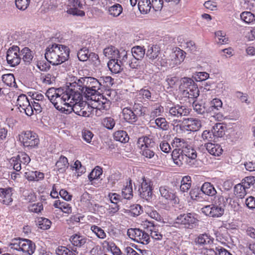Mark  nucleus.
Instances as JSON below:
<instances>
[{"label": "nucleus", "instance_id": "6", "mask_svg": "<svg viewBox=\"0 0 255 255\" xmlns=\"http://www.w3.org/2000/svg\"><path fill=\"white\" fill-rule=\"evenodd\" d=\"M149 233L140 230L139 229L130 228L128 230V236L138 243L147 245L149 243L150 237Z\"/></svg>", "mask_w": 255, "mask_h": 255}, {"label": "nucleus", "instance_id": "58", "mask_svg": "<svg viewBox=\"0 0 255 255\" xmlns=\"http://www.w3.org/2000/svg\"><path fill=\"white\" fill-rule=\"evenodd\" d=\"M21 239L15 238L12 240L11 242L9 244V247L11 249L16 251H20Z\"/></svg>", "mask_w": 255, "mask_h": 255}, {"label": "nucleus", "instance_id": "21", "mask_svg": "<svg viewBox=\"0 0 255 255\" xmlns=\"http://www.w3.org/2000/svg\"><path fill=\"white\" fill-rule=\"evenodd\" d=\"M20 57L25 65H29L33 58L32 52L28 47L23 48L20 52Z\"/></svg>", "mask_w": 255, "mask_h": 255}, {"label": "nucleus", "instance_id": "27", "mask_svg": "<svg viewBox=\"0 0 255 255\" xmlns=\"http://www.w3.org/2000/svg\"><path fill=\"white\" fill-rule=\"evenodd\" d=\"M124 118L129 123H133L137 121V117L130 108H125L123 110Z\"/></svg>", "mask_w": 255, "mask_h": 255}, {"label": "nucleus", "instance_id": "29", "mask_svg": "<svg viewBox=\"0 0 255 255\" xmlns=\"http://www.w3.org/2000/svg\"><path fill=\"white\" fill-rule=\"evenodd\" d=\"M138 7L141 13H147L152 7L150 0H139Z\"/></svg>", "mask_w": 255, "mask_h": 255}, {"label": "nucleus", "instance_id": "61", "mask_svg": "<svg viewBox=\"0 0 255 255\" xmlns=\"http://www.w3.org/2000/svg\"><path fill=\"white\" fill-rule=\"evenodd\" d=\"M10 163L13 165V168L17 171H19L21 169V163L18 160L16 157H12L9 161Z\"/></svg>", "mask_w": 255, "mask_h": 255}, {"label": "nucleus", "instance_id": "9", "mask_svg": "<svg viewBox=\"0 0 255 255\" xmlns=\"http://www.w3.org/2000/svg\"><path fill=\"white\" fill-rule=\"evenodd\" d=\"M6 61L11 67H15L20 63L21 57L19 48L18 46H13L8 49L6 53Z\"/></svg>", "mask_w": 255, "mask_h": 255}, {"label": "nucleus", "instance_id": "35", "mask_svg": "<svg viewBox=\"0 0 255 255\" xmlns=\"http://www.w3.org/2000/svg\"><path fill=\"white\" fill-rule=\"evenodd\" d=\"M131 52L133 58L142 59L145 55V49L140 46H136L132 48Z\"/></svg>", "mask_w": 255, "mask_h": 255}, {"label": "nucleus", "instance_id": "30", "mask_svg": "<svg viewBox=\"0 0 255 255\" xmlns=\"http://www.w3.org/2000/svg\"><path fill=\"white\" fill-rule=\"evenodd\" d=\"M68 162L67 158L65 156H61L59 160L56 163V167L60 173H63L65 171L66 168L68 167Z\"/></svg>", "mask_w": 255, "mask_h": 255}, {"label": "nucleus", "instance_id": "52", "mask_svg": "<svg viewBox=\"0 0 255 255\" xmlns=\"http://www.w3.org/2000/svg\"><path fill=\"white\" fill-rule=\"evenodd\" d=\"M140 149L142 155L146 158H151L153 157L155 155V153L154 152V149H155V148H140Z\"/></svg>", "mask_w": 255, "mask_h": 255}, {"label": "nucleus", "instance_id": "14", "mask_svg": "<svg viewBox=\"0 0 255 255\" xmlns=\"http://www.w3.org/2000/svg\"><path fill=\"white\" fill-rule=\"evenodd\" d=\"M82 99L79 100H72L69 102V108H67L66 114L70 113L73 111L75 114L78 115L80 111L85 105H87V102L82 101Z\"/></svg>", "mask_w": 255, "mask_h": 255}, {"label": "nucleus", "instance_id": "1", "mask_svg": "<svg viewBox=\"0 0 255 255\" xmlns=\"http://www.w3.org/2000/svg\"><path fill=\"white\" fill-rule=\"evenodd\" d=\"M45 95L57 110L65 113L71 100H79L81 97L79 93L74 91L71 84L65 91L61 88H49Z\"/></svg>", "mask_w": 255, "mask_h": 255}, {"label": "nucleus", "instance_id": "31", "mask_svg": "<svg viewBox=\"0 0 255 255\" xmlns=\"http://www.w3.org/2000/svg\"><path fill=\"white\" fill-rule=\"evenodd\" d=\"M201 190L203 193L208 196H213L217 193V191L214 186L209 182L204 183Z\"/></svg>", "mask_w": 255, "mask_h": 255}, {"label": "nucleus", "instance_id": "45", "mask_svg": "<svg viewBox=\"0 0 255 255\" xmlns=\"http://www.w3.org/2000/svg\"><path fill=\"white\" fill-rule=\"evenodd\" d=\"M103 172L102 169L100 166H96L89 174V179L92 181L94 179L100 178Z\"/></svg>", "mask_w": 255, "mask_h": 255}, {"label": "nucleus", "instance_id": "7", "mask_svg": "<svg viewBox=\"0 0 255 255\" xmlns=\"http://www.w3.org/2000/svg\"><path fill=\"white\" fill-rule=\"evenodd\" d=\"M20 141L25 147H34L39 143V139L37 135L31 131L22 132L20 135Z\"/></svg>", "mask_w": 255, "mask_h": 255}, {"label": "nucleus", "instance_id": "56", "mask_svg": "<svg viewBox=\"0 0 255 255\" xmlns=\"http://www.w3.org/2000/svg\"><path fill=\"white\" fill-rule=\"evenodd\" d=\"M43 204L41 202L30 205L28 207L29 210L30 212L36 213L40 212L43 210Z\"/></svg>", "mask_w": 255, "mask_h": 255}, {"label": "nucleus", "instance_id": "23", "mask_svg": "<svg viewBox=\"0 0 255 255\" xmlns=\"http://www.w3.org/2000/svg\"><path fill=\"white\" fill-rule=\"evenodd\" d=\"M170 57L173 64L178 65L184 60L185 58L184 52L182 50L178 48L171 54Z\"/></svg>", "mask_w": 255, "mask_h": 255}, {"label": "nucleus", "instance_id": "24", "mask_svg": "<svg viewBox=\"0 0 255 255\" xmlns=\"http://www.w3.org/2000/svg\"><path fill=\"white\" fill-rule=\"evenodd\" d=\"M205 146L208 152L214 156H219L223 152V149L219 144L209 142L205 144Z\"/></svg>", "mask_w": 255, "mask_h": 255}, {"label": "nucleus", "instance_id": "39", "mask_svg": "<svg viewBox=\"0 0 255 255\" xmlns=\"http://www.w3.org/2000/svg\"><path fill=\"white\" fill-rule=\"evenodd\" d=\"M187 142L184 139L178 137H175L171 142L172 146L176 149H183L185 146H187Z\"/></svg>", "mask_w": 255, "mask_h": 255}, {"label": "nucleus", "instance_id": "44", "mask_svg": "<svg viewBox=\"0 0 255 255\" xmlns=\"http://www.w3.org/2000/svg\"><path fill=\"white\" fill-rule=\"evenodd\" d=\"M224 213V209L222 206H218L212 204V214L211 217H219L222 216Z\"/></svg>", "mask_w": 255, "mask_h": 255}, {"label": "nucleus", "instance_id": "17", "mask_svg": "<svg viewBox=\"0 0 255 255\" xmlns=\"http://www.w3.org/2000/svg\"><path fill=\"white\" fill-rule=\"evenodd\" d=\"M159 53L160 48L159 46L153 45L149 47L146 55L148 58L150 62L155 63L156 60L159 59Z\"/></svg>", "mask_w": 255, "mask_h": 255}, {"label": "nucleus", "instance_id": "5", "mask_svg": "<svg viewBox=\"0 0 255 255\" xmlns=\"http://www.w3.org/2000/svg\"><path fill=\"white\" fill-rule=\"evenodd\" d=\"M190 113V110L186 106L177 104L169 109V116L173 119V124L177 126L181 122L178 119L187 116Z\"/></svg>", "mask_w": 255, "mask_h": 255}, {"label": "nucleus", "instance_id": "40", "mask_svg": "<svg viewBox=\"0 0 255 255\" xmlns=\"http://www.w3.org/2000/svg\"><path fill=\"white\" fill-rule=\"evenodd\" d=\"M29 103V101L26 95L21 94L18 97L17 106L19 110H22L26 106H28V104Z\"/></svg>", "mask_w": 255, "mask_h": 255}, {"label": "nucleus", "instance_id": "55", "mask_svg": "<svg viewBox=\"0 0 255 255\" xmlns=\"http://www.w3.org/2000/svg\"><path fill=\"white\" fill-rule=\"evenodd\" d=\"M148 190H152L150 182L143 178L142 182L141 183V187L139 189V193L141 191H146Z\"/></svg>", "mask_w": 255, "mask_h": 255}, {"label": "nucleus", "instance_id": "16", "mask_svg": "<svg viewBox=\"0 0 255 255\" xmlns=\"http://www.w3.org/2000/svg\"><path fill=\"white\" fill-rule=\"evenodd\" d=\"M171 155L174 163L178 166H181L187 161V157L182 153L181 149L175 148Z\"/></svg>", "mask_w": 255, "mask_h": 255}, {"label": "nucleus", "instance_id": "47", "mask_svg": "<svg viewBox=\"0 0 255 255\" xmlns=\"http://www.w3.org/2000/svg\"><path fill=\"white\" fill-rule=\"evenodd\" d=\"M120 56L118 57L119 62L123 65V66L128 65L129 61H130V54H128L127 51H124L119 53Z\"/></svg>", "mask_w": 255, "mask_h": 255}, {"label": "nucleus", "instance_id": "54", "mask_svg": "<svg viewBox=\"0 0 255 255\" xmlns=\"http://www.w3.org/2000/svg\"><path fill=\"white\" fill-rule=\"evenodd\" d=\"M103 124L107 128L112 129L115 125V122L113 118L108 117L103 120Z\"/></svg>", "mask_w": 255, "mask_h": 255}, {"label": "nucleus", "instance_id": "15", "mask_svg": "<svg viewBox=\"0 0 255 255\" xmlns=\"http://www.w3.org/2000/svg\"><path fill=\"white\" fill-rule=\"evenodd\" d=\"M182 123L186 127V129L189 131H197L201 127V121L197 119H184Z\"/></svg>", "mask_w": 255, "mask_h": 255}, {"label": "nucleus", "instance_id": "43", "mask_svg": "<svg viewBox=\"0 0 255 255\" xmlns=\"http://www.w3.org/2000/svg\"><path fill=\"white\" fill-rule=\"evenodd\" d=\"M240 17L242 20L246 23H250L255 20V16L252 12L249 11L243 12Z\"/></svg>", "mask_w": 255, "mask_h": 255}, {"label": "nucleus", "instance_id": "42", "mask_svg": "<svg viewBox=\"0 0 255 255\" xmlns=\"http://www.w3.org/2000/svg\"><path fill=\"white\" fill-rule=\"evenodd\" d=\"M246 189L247 188L245 187L244 184L243 185L238 184L234 188V193L238 197L242 198L246 194Z\"/></svg>", "mask_w": 255, "mask_h": 255}, {"label": "nucleus", "instance_id": "2", "mask_svg": "<svg viewBox=\"0 0 255 255\" xmlns=\"http://www.w3.org/2000/svg\"><path fill=\"white\" fill-rule=\"evenodd\" d=\"M71 87L74 91L79 93L81 95L80 100L83 98V96L87 100L96 101L95 96L100 93L99 90L102 86L101 80H98L92 77L80 78L77 82L71 83Z\"/></svg>", "mask_w": 255, "mask_h": 255}, {"label": "nucleus", "instance_id": "41", "mask_svg": "<svg viewBox=\"0 0 255 255\" xmlns=\"http://www.w3.org/2000/svg\"><path fill=\"white\" fill-rule=\"evenodd\" d=\"M122 195L125 199H129L132 197V188L131 185V181L130 180L129 183L122 190Z\"/></svg>", "mask_w": 255, "mask_h": 255}, {"label": "nucleus", "instance_id": "25", "mask_svg": "<svg viewBox=\"0 0 255 255\" xmlns=\"http://www.w3.org/2000/svg\"><path fill=\"white\" fill-rule=\"evenodd\" d=\"M227 129V127L224 123H217L212 129V133L214 136L217 137H222L225 133V130Z\"/></svg>", "mask_w": 255, "mask_h": 255}, {"label": "nucleus", "instance_id": "50", "mask_svg": "<svg viewBox=\"0 0 255 255\" xmlns=\"http://www.w3.org/2000/svg\"><path fill=\"white\" fill-rule=\"evenodd\" d=\"M30 3V0H15V4L16 7L21 10H25Z\"/></svg>", "mask_w": 255, "mask_h": 255}, {"label": "nucleus", "instance_id": "34", "mask_svg": "<svg viewBox=\"0 0 255 255\" xmlns=\"http://www.w3.org/2000/svg\"><path fill=\"white\" fill-rule=\"evenodd\" d=\"M133 111L137 117L144 116L147 112V108L143 107L141 104L134 102Z\"/></svg>", "mask_w": 255, "mask_h": 255}, {"label": "nucleus", "instance_id": "26", "mask_svg": "<svg viewBox=\"0 0 255 255\" xmlns=\"http://www.w3.org/2000/svg\"><path fill=\"white\" fill-rule=\"evenodd\" d=\"M138 144L140 148H155V142L153 140L147 136L139 138L138 140Z\"/></svg>", "mask_w": 255, "mask_h": 255}, {"label": "nucleus", "instance_id": "37", "mask_svg": "<svg viewBox=\"0 0 255 255\" xmlns=\"http://www.w3.org/2000/svg\"><path fill=\"white\" fill-rule=\"evenodd\" d=\"M3 82L7 86L13 87H16L14 75L12 74H4L2 76Z\"/></svg>", "mask_w": 255, "mask_h": 255}, {"label": "nucleus", "instance_id": "10", "mask_svg": "<svg viewBox=\"0 0 255 255\" xmlns=\"http://www.w3.org/2000/svg\"><path fill=\"white\" fill-rule=\"evenodd\" d=\"M69 6L67 13L73 16H84L85 12L82 10L83 5L80 0H69Z\"/></svg>", "mask_w": 255, "mask_h": 255}, {"label": "nucleus", "instance_id": "63", "mask_svg": "<svg viewBox=\"0 0 255 255\" xmlns=\"http://www.w3.org/2000/svg\"><path fill=\"white\" fill-rule=\"evenodd\" d=\"M152 7L155 10H160L163 5V0H152L151 1Z\"/></svg>", "mask_w": 255, "mask_h": 255}, {"label": "nucleus", "instance_id": "11", "mask_svg": "<svg viewBox=\"0 0 255 255\" xmlns=\"http://www.w3.org/2000/svg\"><path fill=\"white\" fill-rule=\"evenodd\" d=\"M159 192L161 196L165 199L172 201L174 204H179V198L168 187L161 186L159 188Z\"/></svg>", "mask_w": 255, "mask_h": 255}, {"label": "nucleus", "instance_id": "36", "mask_svg": "<svg viewBox=\"0 0 255 255\" xmlns=\"http://www.w3.org/2000/svg\"><path fill=\"white\" fill-rule=\"evenodd\" d=\"M114 139L121 142L126 143L129 140V137L126 132L124 130H118L115 132Z\"/></svg>", "mask_w": 255, "mask_h": 255}, {"label": "nucleus", "instance_id": "33", "mask_svg": "<svg viewBox=\"0 0 255 255\" xmlns=\"http://www.w3.org/2000/svg\"><path fill=\"white\" fill-rule=\"evenodd\" d=\"M123 10L122 5L116 3L109 7L108 13L113 17H118L122 13Z\"/></svg>", "mask_w": 255, "mask_h": 255}, {"label": "nucleus", "instance_id": "46", "mask_svg": "<svg viewBox=\"0 0 255 255\" xmlns=\"http://www.w3.org/2000/svg\"><path fill=\"white\" fill-rule=\"evenodd\" d=\"M155 123L158 128L163 130H167L169 128V125L165 118H157L155 121Z\"/></svg>", "mask_w": 255, "mask_h": 255}, {"label": "nucleus", "instance_id": "4", "mask_svg": "<svg viewBox=\"0 0 255 255\" xmlns=\"http://www.w3.org/2000/svg\"><path fill=\"white\" fill-rule=\"evenodd\" d=\"M180 88L183 89L182 95L193 101L199 95V90L195 85L194 81L190 78L184 77L181 79Z\"/></svg>", "mask_w": 255, "mask_h": 255}, {"label": "nucleus", "instance_id": "57", "mask_svg": "<svg viewBox=\"0 0 255 255\" xmlns=\"http://www.w3.org/2000/svg\"><path fill=\"white\" fill-rule=\"evenodd\" d=\"M58 251L60 252L62 255H76L77 253L76 249H72V251H71L69 249L63 246L60 247L58 249Z\"/></svg>", "mask_w": 255, "mask_h": 255}, {"label": "nucleus", "instance_id": "51", "mask_svg": "<svg viewBox=\"0 0 255 255\" xmlns=\"http://www.w3.org/2000/svg\"><path fill=\"white\" fill-rule=\"evenodd\" d=\"M243 183L245 184V187H247V189L251 187H253V188H255V177H246L244 179V182Z\"/></svg>", "mask_w": 255, "mask_h": 255}, {"label": "nucleus", "instance_id": "20", "mask_svg": "<svg viewBox=\"0 0 255 255\" xmlns=\"http://www.w3.org/2000/svg\"><path fill=\"white\" fill-rule=\"evenodd\" d=\"M11 188H0V197L2 198V202L5 205H9L12 201Z\"/></svg>", "mask_w": 255, "mask_h": 255}, {"label": "nucleus", "instance_id": "8", "mask_svg": "<svg viewBox=\"0 0 255 255\" xmlns=\"http://www.w3.org/2000/svg\"><path fill=\"white\" fill-rule=\"evenodd\" d=\"M196 216V214L191 213L181 214L177 217L176 223L184 225L188 228H192L198 222Z\"/></svg>", "mask_w": 255, "mask_h": 255}, {"label": "nucleus", "instance_id": "64", "mask_svg": "<svg viewBox=\"0 0 255 255\" xmlns=\"http://www.w3.org/2000/svg\"><path fill=\"white\" fill-rule=\"evenodd\" d=\"M82 137L86 142L90 143L93 137V134L89 130L84 129L82 131Z\"/></svg>", "mask_w": 255, "mask_h": 255}, {"label": "nucleus", "instance_id": "49", "mask_svg": "<svg viewBox=\"0 0 255 255\" xmlns=\"http://www.w3.org/2000/svg\"><path fill=\"white\" fill-rule=\"evenodd\" d=\"M39 228L43 230H47L50 227L51 222L48 219L40 218L38 221Z\"/></svg>", "mask_w": 255, "mask_h": 255}, {"label": "nucleus", "instance_id": "18", "mask_svg": "<svg viewBox=\"0 0 255 255\" xmlns=\"http://www.w3.org/2000/svg\"><path fill=\"white\" fill-rule=\"evenodd\" d=\"M20 251L32 255L35 251V246L34 243L28 239H21Z\"/></svg>", "mask_w": 255, "mask_h": 255}, {"label": "nucleus", "instance_id": "3", "mask_svg": "<svg viewBox=\"0 0 255 255\" xmlns=\"http://www.w3.org/2000/svg\"><path fill=\"white\" fill-rule=\"evenodd\" d=\"M69 52L68 46L54 43L46 49L45 57L52 65H59L68 60Z\"/></svg>", "mask_w": 255, "mask_h": 255}, {"label": "nucleus", "instance_id": "32", "mask_svg": "<svg viewBox=\"0 0 255 255\" xmlns=\"http://www.w3.org/2000/svg\"><path fill=\"white\" fill-rule=\"evenodd\" d=\"M181 150L187 158L195 159L197 157L196 151L192 146L188 144H187V146H185L183 149H181Z\"/></svg>", "mask_w": 255, "mask_h": 255}, {"label": "nucleus", "instance_id": "60", "mask_svg": "<svg viewBox=\"0 0 255 255\" xmlns=\"http://www.w3.org/2000/svg\"><path fill=\"white\" fill-rule=\"evenodd\" d=\"M163 108L158 105H156L151 111L150 116L151 118H154L160 115L163 111Z\"/></svg>", "mask_w": 255, "mask_h": 255}, {"label": "nucleus", "instance_id": "59", "mask_svg": "<svg viewBox=\"0 0 255 255\" xmlns=\"http://www.w3.org/2000/svg\"><path fill=\"white\" fill-rule=\"evenodd\" d=\"M215 36L218 39V43L220 44H224L227 43L228 41V38L225 37V33L222 31H218L215 32Z\"/></svg>", "mask_w": 255, "mask_h": 255}, {"label": "nucleus", "instance_id": "22", "mask_svg": "<svg viewBox=\"0 0 255 255\" xmlns=\"http://www.w3.org/2000/svg\"><path fill=\"white\" fill-rule=\"evenodd\" d=\"M108 66L110 71L115 74L121 72L124 67L118 58L110 59L108 63Z\"/></svg>", "mask_w": 255, "mask_h": 255}, {"label": "nucleus", "instance_id": "19", "mask_svg": "<svg viewBox=\"0 0 255 255\" xmlns=\"http://www.w3.org/2000/svg\"><path fill=\"white\" fill-rule=\"evenodd\" d=\"M70 241L74 246L81 248L83 247L87 241H90L87 238L79 234H76L72 235L70 239Z\"/></svg>", "mask_w": 255, "mask_h": 255}, {"label": "nucleus", "instance_id": "12", "mask_svg": "<svg viewBox=\"0 0 255 255\" xmlns=\"http://www.w3.org/2000/svg\"><path fill=\"white\" fill-rule=\"evenodd\" d=\"M128 65L133 70L138 71L136 76L140 77L143 73L144 70L146 67L145 63L142 61L141 59H137L135 58H132L130 60Z\"/></svg>", "mask_w": 255, "mask_h": 255}, {"label": "nucleus", "instance_id": "48", "mask_svg": "<svg viewBox=\"0 0 255 255\" xmlns=\"http://www.w3.org/2000/svg\"><path fill=\"white\" fill-rule=\"evenodd\" d=\"M77 56L80 61H87L90 56L88 49L85 48L81 49L77 53Z\"/></svg>", "mask_w": 255, "mask_h": 255}, {"label": "nucleus", "instance_id": "13", "mask_svg": "<svg viewBox=\"0 0 255 255\" xmlns=\"http://www.w3.org/2000/svg\"><path fill=\"white\" fill-rule=\"evenodd\" d=\"M144 228L146 232L150 234V237L156 240H160L162 238V235L158 232L157 227L151 222L145 221L143 224Z\"/></svg>", "mask_w": 255, "mask_h": 255}, {"label": "nucleus", "instance_id": "28", "mask_svg": "<svg viewBox=\"0 0 255 255\" xmlns=\"http://www.w3.org/2000/svg\"><path fill=\"white\" fill-rule=\"evenodd\" d=\"M104 55L109 59H117L119 55V50L114 46L109 47L104 50Z\"/></svg>", "mask_w": 255, "mask_h": 255}, {"label": "nucleus", "instance_id": "38", "mask_svg": "<svg viewBox=\"0 0 255 255\" xmlns=\"http://www.w3.org/2000/svg\"><path fill=\"white\" fill-rule=\"evenodd\" d=\"M211 238L206 234L200 235L196 239L195 243L200 246H204L210 243Z\"/></svg>", "mask_w": 255, "mask_h": 255}, {"label": "nucleus", "instance_id": "62", "mask_svg": "<svg viewBox=\"0 0 255 255\" xmlns=\"http://www.w3.org/2000/svg\"><path fill=\"white\" fill-rule=\"evenodd\" d=\"M54 77L52 76L50 74H47L45 75H42L41 80L42 82L46 85H50L54 81Z\"/></svg>", "mask_w": 255, "mask_h": 255}, {"label": "nucleus", "instance_id": "53", "mask_svg": "<svg viewBox=\"0 0 255 255\" xmlns=\"http://www.w3.org/2000/svg\"><path fill=\"white\" fill-rule=\"evenodd\" d=\"M91 229L100 239H104L106 236L104 230L97 226H92Z\"/></svg>", "mask_w": 255, "mask_h": 255}]
</instances>
